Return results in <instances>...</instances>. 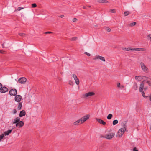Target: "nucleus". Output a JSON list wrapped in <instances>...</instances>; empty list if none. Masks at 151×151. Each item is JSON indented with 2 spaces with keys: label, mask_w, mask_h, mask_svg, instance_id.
<instances>
[{
  "label": "nucleus",
  "mask_w": 151,
  "mask_h": 151,
  "mask_svg": "<svg viewBox=\"0 0 151 151\" xmlns=\"http://www.w3.org/2000/svg\"><path fill=\"white\" fill-rule=\"evenodd\" d=\"M90 115L89 114H87V115L82 117L79 119L78 120L74 123V124L75 125H77L81 124L83 122H85L88 119H89Z\"/></svg>",
  "instance_id": "obj_1"
},
{
  "label": "nucleus",
  "mask_w": 151,
  "mask_h": 151,
  "mask_svg": "<svg viewBox=\"0 0 151 151\" xmlns=\"http://www.w3.org/2000/svg\"><path fill=\"white\" fill-rule=\"evenodd\" d=\"M13 124H16V127L19 128L22 127L24 124V123L22 121H20V118L19 117H17L14 119Z\"/></svg>",
  "instance_id": "obj_2"
},
{
  "label": "nucleus",
  "mask_w": 151,
  "mask_h": 151,
  "mask_svg": "<svg viewBox=\"0 0 151 151\" xmlns=\"http://www.w3.org/2000/svg\"><path fill=\"white\" fill-rule=\"evenodd\" d=\"M9 93L12 96H15L16 95H17V90L15 88L11 89L9 90Z\"/></svg>",
  "instance_id": "obj_3"
},
{
  "label": "nucleus",
  "mask_w": 151,
  "mask_h": 151,
  "mask_svg": "<svg viewBox=\"0 0 151 151\" xmlns=\"http://www.w3.org/2000/svg\"><path fill=\"white\" fill-rule=\"evenodd\" d=\"M140 66L142 70L143 71L147 72L148 70V68L145 66L143 62H141L140 63Z\"/></svg>",
  "instance_id": "obj_4"
},
{
  "label": "nucleus",
  "mask_w": 151,
  "mask_h": 151,
  "mask_svg": "<svg viewBox=\"0 0 151 151\" xmlns=\"http://www.w3.org/2000/svg\"><path fill=\"white\" fill-rule=\"evenodd\" d=\"M94 95L95 93L94 92H90L83 95V97L84 98L89 97L90 96H94Z\"/></svg>",
  "instance_id": "obj_5"
},
{
  "label": "nucleus",
  "mask_w": 151,
  "mask_h": 151,
  "mask_svg": "<svg viewBox=\"0 0 151 151\" xmlns=\"http://www.w3.org/2000/svg\"><path fill=\"white\" fill-rule=\"evenodd\" d=\"M26 78L24 77H22L18 80V82L21 84H24L26 82Z\"/></svg>",
  "instance_id": "obj_6"
},
{
  "label": "nucleus",
  "mask_w": 151,
  "mask_h": 151,
  "mask_svg": "<svg viewBox=\"0 0 151 151\" xmlns=\"http://www.w3.org/2000/svg\"><path fill=\"white\" fill-rule=\"evenodd\" d=\"M114 133H110L108 134L105 135V138L109 139H110L114 137Z\"/></svg>",
  "instance_id": "obj_7"
},
{
  "label": "nucleus",
  "mask_w": 151,
  "mask_h": 151,
  "mask_svg": "<svg viewBox=\"0 0 151 151\" xmlns=\"http://www.w3.org/2000/svg\"><path fill=\"white\" fill-rule=\"evenodd\" d=\"M22 97L20 95H17L15 96L14 98V99L16 101L19 102L22 99Z\"/></svg>",
  "instance_id": "obj_8"
},
{
  "label": "nucleus",
  "mask_w": 151,
  "mask_h": 151,
  "mask_svg": "<svg viewBox=\"0 0 151 151\" xmlns=\"http://www.w3.org/2000/svg\"><path fill=\"white\" fill-rule=\"evenodd\" d=\"M8 88L7 87L5 86H4L3 87L2 86L0 90V92L1 93H4L7 92L8 91Z\"/></svg>",
  "instance_id": "obj_9"
},
{
  "label": "nucleus",
  "mask_w": 151,
  "mask_h": 151,
  "mask_svg": "<svg viewBox=\"0 0 151 151\" xmlns=\"http://www.w3.org/2000/svg\"><path fill=\"white\" fill-rule=\"evenodd\" d=\"M139 81H142V82H145V80H146L148 78V77L145 76H139Z\"/></svg>",
  "instance_id": "obj_10"
},
{
  "label": "nucleus",
  "mask_w": 151,
  "mask_h": 151,
  "mask_svg": "<svg viewBox=\"0 0 151 151\" xmlns=\"http://www.w3.org/2000/svg\"><path fill=\"white\" fill-rule=\"evenodd\" d=\"M96 120L100 124L103 125H105L106 124V123L103 120L97 118H96Z\"/></svg>",
  "instance_id": "obj_11"
},
{
  "label": "nucleus",
  "mask_w": 151,
  "mask_h": 151,
  "mask_svg": "<svg viewBox=\"0 0 151 151\" xmlns=\"http://www.w3.org/2000/svg\"><path fill=\"white\" fill-rule=\"evenodd\" d=\"M145 82H142L140 84L139 91L140 92H142L144 88V83Z\"/></svg>",
  "instance_id": "obj_12"
},
{
  "label": "nucleus",
  "mask_w": 151,
  "mask_h": 151,
  "mask_svg": "<svg viewBox=\"0 0 151 151\" xmlns=\"http://www.w3.org/2000/svg\"><path fill=\"white\" fill-rule=\"evenodd\" d=\"M26 114V112L25 110H22L21 111L19 114V116L20 117H22L24 116Z\"/></svg>",
  "instance_id": "obj_13"
},
{
  "label": "nucleus",
  "mask_w": 151,
  "mask_h": 151,
  "mask_svg": "<svg viewBox=\"0 0 151 151\" xmlns=\"http://www.w3.org/2000/svg\"><path fill=\"white\" fill-rule=\"evenodd\" d=\"M134 50L138 51H146V50L142 48H134Z\"/></svg>",
  "instance_id": "obj_14"
},
{
  "label": "nucleus",
  "mask_w": 151,
  "mask_h": 151,
  "mask_svg": "<svg viewBox=\"0 0 151 151\" xmlns=\"http://www.w3.org/2000/svg\"><path fill=\"white\" fill-rule=\"evenodd\" d=\"M146 81V83L148 84L149 86H151V80L150 78L148 77V78L145 80V81Z\"/></svg>",
  "instance_id": "obj_15"
},
{
  "label": "nucleus",
  "mask_w": 151,
  "mask_h": 151,
  "mask_svg": "<svg viewBox=\"0 0 151 151\" xmlns=\"http://www.w3.org/2000/svg\"><path fill=\"white\" fill-rule=\"evenodd\" d=\"M12 130H8L7 131H5L3 134L5 136L8 135L9 134L11 133L12 132Z\"/></svg>",
  "instance_id": "obj_16"
},
{
  "label": "nucleus",
  "mask_w": 151,
  "mask_h": 151,
  "mask_svg": "<svg viewBox=\"0 0 151 151\" xmlns=\"http://www.w3.org/2000/svg\"><path fill=\"white\" fill-rule=\"evenodd\" d=\"M97 2L101 3H106L108 2V1L106 0H98Z\"/></svg>",
  "instance_id": "obj_17"
},
{
  "label": "nucleus",
  "mask_w": 151,
  "mask_h": 151,
  "mask_svg": "<svg viewBox=\"0 0 151 151\" xmlns=\"http://www.w3.org/2000/svg\"><path fill=\"white\" fill-rule=\"evenodd\" d=\"M126 130V128H125V127H122L119 130V132H122L123 133H124Z\"/></svg>",
  "instance_id": "obj_18"
},
{
  "label": "nucleus",
  "mask_w": 151,
  "mask_h": 151,
  "mask_svg": "<svg viewBox=\"0 0 151 151\" xmlns=\"http://www.w3.org/2000/svg\"><path fill=\"white\" fill-rule=\"evenodd\" d=\"M123 134L124 133H123L122 132H119V130L117 133V136L119 137H121Z\"/></svg>",
  "instance_id": "obj_19"
},
{
  "label": "nucleus",
  "mask_w": 151,
  "mask_h": 151,
  "mask_svg": "<svg viewBox=\"0 0 151 151\" xmlns=\"http://www.w3.org/2000/svg\"><path fill=\"white\" fill-rule=\"evenodd\" d=\"M22 106V102H19V104L18 106V109L19 110H20Z\"/></svg>",
  "instance_id": "obj_20"
},
{
  "label": "nucleus",
  "mask_w": 151,
  "mask_h": 151,
  "mask_svg": "<svg viewBox=\"0 0 151 151\" xmlns=\"http://www.w3.org/2000/svg\"><path fill=\"white\" fill-rule=\"evenodd\" d=\"M112 117H113V115L112 114H109L108 115L107 117V118L108 119L110 120V119H111L112 118Z\"/></svg>",
  "instance_id": "obj_21"
},
{
  "label": "nucleus",
  "mask_w": 151,
  "mask_h": 151,
  "mask_svg": "<svg viewBox=\"0 0 151 151\" xmlns=\"http://www.w3.org/2000/svg\"><path fill=\"white\" fill-rule=\"evenodd\" d=\"M99 59H100L101 60L103 61L104 62L105 61V60L104 57L99 56Z\"/></svg>",
  "instance_id": "obj_22"
},
{
  "label": "nucleus",
  "mask_w": 151,
  "mask_h": 151,
  "mask_svg": "<svg viewBox=\"0 0 151 151\" xmlns=\"http://www.w3.org/2000/svg\"><path fill=\"white\" fill-rule=\"evenodd\" d=\"M136 22H132V23H130L129 24V25L130 27H132V26H135V25H136Z\"/></svg>",
  "instance_id": "obj_23"
},
{
  "label": "nucleus",
  "mask_w": 151,
  "mask_h": 151,
  "mask_svg": "<svg viewBox=\"0 0 151 151\" xmlns=\"http://www.w3.org/2000/svg\"><path fill=\"white\" fill-rule=\"evenodd\" d=\"M118 122V121L117 120H115L113 122V125H114L116 124H117Z\"/></svg>",
  "instance_id": "obj_24"
},
{
  "label": "nucleus",
  "mask_w": 151,
  "mask_h": 151,
  "mask_svg": "<svg viewBox=\"0 0 151 151\" xmlns=\"http://www.w3.org/2000/svg\"><path fill=\"white\" fill-rule=\"evenodd\" d=\"M130 13L128 11H126L124 12V15L125 16L128 15Z\"/></svg>",
  "instance_id": "obj_25"
},
{
  "label": "nucleus",
  "mask_w": 151,
  "mask_h": 151,
  "mask_svg": "<svg viewBox=\"0 0 151 151\" xmlns=\"http://www.w3.org/2000/svg\"><path fill=\"white\" fill-rule=\"evenodd\" d=\"M76 81V83L77 85H78L79 84V79L77 78L75 80Z\"/></svg>",
  "instance_id": "obj_26"
},
{
  "label": "nucleus",
  "mask_w": 151,
  "mask_h": 151,
  "mask_svg": "<svg viewBox=\"0 0 151 151\" xmlns=\"http://www.w3.org/2000/svg\"><path fill=\"white\" fill-rule=\"evenodd\" d=\"M137 88V84L136 83H134V86H133V88L135 90H136Z\"/></svg>",
  "instance_id": "obj_27"
},
{
  "label": "nucleus",
  "mask_w": 151,
  "mask_h": 151,
  "mask_svg": "<svg viewBox=\"0 0 151 151\" xmlns=\"http://www.w3.org/2000/svg\"><path fill=\"white\" fill-rule=\"evenodd\" d=\"M130 50H134V48L129 47L127 48V51Z\"/></svg>",
  "instance_id": "obj_28"
},
{
  "label": "nucleus",
  "mask_w": 151,
  "mask_h": 151,
  "mask_svg": "<svg viewBox=\"0 0 151 151\" xmlns=\"http://www.w3.org/2000/svg\"><path fill=\"white\" fill-rule=\"evenodd\" d=\"M4 135L3 134H1L0 135V141H1V140L2 139H3V137H4Z\"/></svg>",
  "instance_id": "obj_29"
},
{
  "label": "nucleus",
  "mask_w": 151,
  "mask_h": 151,
  "mask_svg": "<svg viewBox=\"0 0 151 151\" xmlns=\"http://www.w3.org/2000/svg\"><path fill=\"white\" fill-rule=\"evenodd\" d=\"M142 96L144 97L145 98H147L148 97V96H145V93H144V92H143V91H142Z\"/></svg>",
  "instance_id": "obj_30"
},
{
  "label": "nucleus",
  "mask_w": 151,
  "mask_h": 151,
  "mask_svg": "<svg viewBox=\"0 0 151 151\" xmlns=\"http://www.w3.org/2000/svg\"><path fill=\"white\" fill-rule=\"evenodd\" d=\"M37 4L35 3H33L32 4V8H35L37 7Z\"/></svg>",
  "instance_id": "obj_31"
},
{
  "label": "nucleus",
  "mask_w": 151,
  "mask_h": 151,
  "mask_svg": "<svg viewBox=\"0 0 151 151\" xmlns=\"http://www.w3.org/2000/svg\"><path fill=\"white\" fill-rule=\"evenodd\" d=\"M19 35L20 36L23 37V36H25V33H19Z\"/></svg>",
  "instance_id": "obj_32"
},
{
  "label": "nucleus",
  "mask_w": 151,
  "mask_h": 151,
  "mask_svg": "<svg viewBox=\"0 0 151 151\" xmlns=\"http://www.w3.org/2000/svg\"><path fill=\"white\" fill-rule=\"evenodd\" d=\"M77 37H73L71 38V40L73 41H75L77 40Z\"/></svg>",
  "instance_id": "obj_33"
},
{
  "label": "nucleus",
  "mask_w": 151,
  "mask_h": 151,
  "mask_svg": "<svg viewBox=\"0 0 151 151\" xmlns=\"http://www.w3.org/2000/svg\"><path fill=\"white\" fill-rule=\"evenodd\" d=\"M99 55L96 56L95 57L93 58V60H95L96 59H99Z\"/></svg>",
  "instance_id": "obj_34"
},
{
  "label": "nucleus",
  "mask_w": 151,
  "mask_h": 151,
  "mask_svg": "<svg viewBox=\"0 0 151 151\" xmlns=\"http://www.w3.org/2000/svg\"><path fill=\"white\" fill-rule=\"evenodd\" d=\"M24 9V8L23 7H19L17 9L16 11H19L20 10H21L22 9Z\"/></svg>",
  "instance_id": "obj_35"
},
{
  "label": "nucleus",
  "mask_w": 151,
  "mask_h": 151,
  "mask_svg": "<svg viewBox=\"0 0 151 151\" xmlns=\"http://www.w3.org/2000/svg\"><path fill=\"white\" fill-rule=\"evenodd\" d=\"M110 12L111 13H115L116 11L114 9H111L110 10Z\"/></svg>",
  "instance_id": "obj_36"
},
{
  "label": "nucleus",
  "mask_w": 151,
  "mask_h": 151,
  "mask_svg": "<svg viewBox=\"0 0 151 151\" xmlns=\"http://www.w3.org/2000/svg\"><path fill=\"white\" fill-rule=\"evenodd\" d=\"M73 78L74 80L78 78L76 75L74 74L73 75Z\"/></svg>",
  "instance_id": "obj_37"
},
{
  "label": "nucleus",
  "mask_w": 151,
  "mask_h": 151,
  "mask_svg": "<svg viewBox=\"0 0 151 151\" xmlns=\"http://www.w3.org/2000/svg\"><path fill=\"white\" fill-rule=\"evenodd\" d=\"M77 19L76 18H74L73 19L72 21L73 22H75L77 21Z\"/></svg>",
  "instance_id": "obj_38"
},
{
  "label": "nucleus",
  "mask_w": 151,
  "mask_h": 151,
  "mask_svg": "<svg viewBox=\"0 0 151 151\" xmlns=\"http://www.w3.org/2000/svg\"><path fill=\"white\" fill-rule=\"evenodd\" d=\"M147 37L149 39H150V41H151V34H149L147 36Z\"/></svg>",
  "instance_id": "obj_39"
},
{
  "label": "nucleus",
  "mask_w": 151,
  "mask_h": 151,
  "mask_svg": "<svg viewBox=\"0 0 151 151\" xmlns=\"http://www.w3.org/2000/svg\"><path fill=\"white\" fill-rule=\"evenodd\" d=\"M123 127H125V128H126L127 127V125H126V123H124L123 124Z\"/></svg>",
  "instance_id": "obj_40"
},
{
  "label": "nucleus",
  "mask_w": 151,
  "mask_h": 151,
  "mask_svg": "<svg viewBox=\"0 0 151 151\" xmlns=\"http://www.w3.org/2000/svg\"><path fill=\"white\" fill-rule=\"evenodd\" d=\"M84 54L88 56H90L91 55L89 53H88L86 52H85L84 53Z\"/></svg>",
  "instance_id": "obj_41"
},
{
  "label": "nucleus",
  "mask_w": 151,
  "mask_h": 151,
  "mask_svg": "<svg viewBox=\"0 0 151 151\" xmlns=\"http://www.w3.org/2000/svg\"><path fill=\"white\" fill-rule=\"evenodd\" d=\"M106 30L108 31V32H110L111 31V29L109 28H106Z\"/></svg>",
  "instance_id": "obj_42"
},
{
  "label": "nucleus",
  "mask_w": 151,
  "mask_h": 151,
  "mask_svg": "<svg viewBox=\"0 0 151 151\" xmlns=\"http://www.w3.org/2000/svg\"><path fill=\"white\" fill-rule=\"evenodd\" d=\"M17 113V111L15 109H14L13 110V113L14 114H15Z\"/></svg>",
  "instance_id": "obj_43"
},
{
  "label": "nucleus",
  "mask_w": 151,
  "mask_h": 151,
  "mask_svg": "<svg viewBox=\"0 0 151 151\" xmlns=\"http://www.w3.org/2000/svg\"><path fill=\"white\" fill-rule=\"evenodd\" d=\"M53 32H47L45 33V34H47L48 33H52Z\"/></svg>",
  "instance_id": "obj_44"
},
{
  "label": "nucleus",
  "mask_w": 151,
  "mask_h": 151,
  "mask_svg": "<svg viewBox=\"0 0 151 151\" xmlns=\"http://www.w3.org/2000/svg\"><path fill=\"white\" fill-rule=\"evenodd\" d=\"M139 76H135V78L136 80H138V79H139Z\"/></svg>",
  "instance_id": "obj_45"
},
{
  "label": "nucleus",
  "mask_w": 151,
  "mask_h": 151,
  "mask_svg": "<svg viewBox=\"0 0 151 151\" xmlns=\"http://www.w3.org/2000/svg\"><path fill=\"white\" fill-rule=\"evenodd\" d=\"M133 151H138L137 150L136 147H134L133 148Z\"/></svg>",
  "instance_id": "obj_46"
},
{
  "label": "nucleus",
  "mask_w": 151,
  "mask_h": 151,
  "mask_svg": "<svg viewBox=\"0 0 151 151\" xmlns=\"http://www.w3.org/2000/svg\"><path fill=\"white\" fill-rule=\"evenodd\" d=\"M2 84L0 83V90L1 88L2 87Z\"/></svg>",
  "instance_id": "obj_47"
},
{
  "label": "nucleus",
  "mask_w": 151,
  "mask_h": 151,
  "mask_svg": "<svg viewBox=\"0 0 151 151\" xmlns=\"http://www.w3.org/2000/svg\"><path fill=\"white\" fill-rule=\"evenodd\" d=\"M120 83H118L117 84V86L118 87H120Z\"/></svg>",
  "instance_id": "obj_48"
},
{
  "label": "nucleus",
  "mask_w": 151,
  "mask_h": 151,
  "mask_svg": "<svg viewBox=\"0 0 151 151\" xmlns=\"http://www.w3.org/2000/svg\"><path fill=\"white\" fill-rule=\"evenodd\" d=\"M124 86H123L122 85L121 86V87H120V88L122 89H123V88H124Z\"/></svg>",
  "instance_id": "obj_49"
},
{
  "label": "nucleus",
  "mask_w": 151,
  "mask_h": 151,
  "mask_svg": "<svg viewBox=\"0 0 151 151\" xmlns=\"http://www.w3.org/2000/svg\"><path fill=\"white\" fill-rule=\"evenodd\" d=\"M149 100L151 101V94L149 96Z\"/></svg>",
  "instance_id": "obj_50"
},
{
  "label": "nucleus",
  "mask_w": 151,
  "mask_h": 151,
  "mask_svg": "<svg viewBox=\"0 0 151 151\" xmlns=\"http://www.w3.org/2000/svg\"><path fill=\"white\" fill-rule=\"evenodd\" d=\"M127 48H122V50H126L127 51Z\"/></svg>",
  "instance_id": "obj_51"
},
{
  "label": "nucleus",
  "mask_w": 151,
  "mask_h": 151,
  "mask_svg": "<svg viewBox=\"0 0 151 151\" xmlns=\"http://www.w3.org/2000/svg\"><path fill=\"white\" fill-rule=\"evenodd\" d=\"M4 51H2L1 50H0V53L3 54V53H4Z\"/></svg>",
  "instance_id": "obj_52"
},
{
  "label": "nucleus",
  "mask_w": 151,
  "mask_h": 151,
  "mask_svg": "<svg viewBox=\"0 0 151 151\" xmlns=\"http://www.w3.org/2000/svg\"><path fill=\"white\" fill-rule=\"evenodd\" d=\"M83 8L84 9H87L86 7V6H83Z\"/></svg>",
  "instance_id": "obj_53"
},
{
  "label": "nucleus",
  "mask_w": 151,
  "mask_h": 151,
  "mask_svg": "<svg viewBox=\"0 0 151 151\" xmlns=\"http://www.w3.org/2000/svg\"><path fill=\"white\" fill-rule=\"evenodd\" d=\"M64 17V15H61V16H60V17H61V18H63V17Z\"/></svg>",
  "instance_id": "obj_54"
},
{
  "label": "nucleus",
  "mask_w": 151,
  "mask_h": 151,
  "mask_svg": "<svg viewBox=\"0 0 151 151\" xmlns=\"http://www.w3.org/2000/svg\"><path fill=\"white\" fill-rule=\"evenodd\" d=\"M4 43H3L2 44V46H3V47L4 48Z\"/></svg>",
  "instance_id": "obj_55"
},
{
  "label": "nucleus",
  "mask_w": 151,
  "mask_h": 151,
  "mask_svg": "<svg viewBox=\"0 0 151 151\" xmlns=\"http://www.w3.org/2000/svg\"><path fill=\"white\" fill-rule=\"evenodd\" d=\"M71 83H72V82H71V83L70 82L69 84L70 85H71Z\"/></svg>",
  "instance_id": "obj_56"
},
{
  "label": "nucleus",
  "mask_w": 151,
  "mask_h": 151,
  "mask_svg": "<svg viewBox=\"0 0 151 151\" xmlns=\"http://www.w3.org/2000/svg\"><path fill=\"white\" fill-rule=\"evenodd\" d=\"M87 6L88 7H91V6Z\"/></svg>",
  "instance_id": "obj_57"
},
{
  "label": "nucleus",
  "mask_w": 151,
  "mask_h": 151,
  "mask_svg": "<svg viewBox=\"0 0 151 151\" xmlns=\"http://www.w3.org/2000/svg\"><path fill=\"white\" fill-rule=\"evenodd\" d=\"M59 80L60 81H61V80H62V79H61V78H59Z\"/></svg>",
  "instance_id": "obj_58"
},
{
  "label": "nucleus",
  "mask_w": 151,
  "mask_h": 151,
  "mask_svg": "<svg viewBox=\"0 0 151 151\" xmlns=\"http://www.w3.org/2000/svg\"><path fill=\"white\" fill-rule=\"evenodd\" d=\"M144 89H145V90H146V88H144Z\"/></svg>",
  "instance_id": "obj_59"
}]
</instances>
